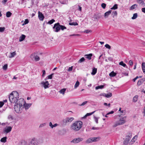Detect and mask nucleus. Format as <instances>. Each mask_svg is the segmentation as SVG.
<instances>
[{
  "label": "nucleus",
  "instance_id": "obj_1",
  "mask_svg": "<svg viewBox=\"0 0 145 145\" xmlns=\"http://www.w3.org/2000/svg\"><path fill=\"white\" fill-rule=\"evenodd\" d=\"M24 101L23 99H19L18 102L14 105V108L16 112L18 113H20L22 111L23 106L24 105Z\"/></svg>",
  "mask_w": 145,
  "mask_h": 145
},
{
  "label": "nucleus",
  "instance_id": "obj_2",
  "mask_svg": "<svg viewBox=\"0 0 145 145\" xmlns=\"http://www.w3.org/2000/svg\"><path fill=\"white\" fill-rule=\"evenodd\" d=\"M19 94L16 91H13L11 93L9 96V99L10 102L12 103H15L16 104L18 102Z\"/></svg>",
  "mask_w": 145,
  "mask_h": 145
},
{
  "label": "nucleus",
  "instance_id": "obj_3",
  "mask_svg": "<svg viewBox=\"0 0 145 145\" xmlns=\"http://www.w3.org/2000/svg\"><path fill=\"white\" fill-rule=\"evenodd\" d=\"M83 123L80 121H75L71 126V130L74 131H77L81 128L82 126Z\"/></svg>",
  "mask_w": 145,
  "mask_h": 145
},
{
  "label": "nucleus",
  "instance_id": "obj_4",
  "mask_svg": "<svg viewBox=\"0 0 145 145\" xmlns=\"http://www.w3.org/2000/svg\"><path fill=\"white\" fill-rule=\"evenodd\" d=\"M74 119V118L72 117H66L62 120L61 121L62 125L64 126L69 124Z\"/></svg>",
  "mask_w": 145,
  "mask_h": 145
},
{
  "label": "nucleus",
  "instance_id": "obj_5",
  "mask_svg": "<svg viewBox=\"0 0 145 145\" xmlns=\"http://www.w3.org/2000/svg\"><path fill=\"white\" fill-rule=\"evenodd\" d=\"M125 117H123L121 118L118 121H116L114 124L113 125V127H115L118 125H122L125 123L126 122Z\"/></svg>",
  "mask_w": 145,
  "mask_h": 145
},
{
  "label": "nucleus",
  "instance_id": "obj_6",
  "mask_svg": "<svg viewBox=\"0 0 145 145\" xmlns=\"http://www.w3.org/2000/svg\"><path fill=\"white\" fill-rule=\"evenodd\" d=\"M132 137L131 133H129L127 135H126L125 137V139L123 141V144L124 145H127Z\"/></svg>",
  "mask_w": 145,
  "mask_h": 145
},
{
  "label": "nucleus",
  "instance_id": "obj_7",
  "mask_svg": "<svg viewBox=\"0 0 145 145\" xmlns=\"http://www.w3.org/2000/svg\"><path fill=\"white\" fill-rule=\"evenodd\" d=\"M30 57L32 60H35L36 61H39L40 59V58L37 55V53H33L30 56Z\"/></svg>",
  "mask_w": 145,
  "mask_h": 145
},
{
  "label": "nucleus",
  "instance_id": "obj_8",
  "mask_svg": "<svg viewBox=\"0 0 145 145\" xmlns=\"http://www.w3.org/2000/svg\"><path fill=\"white\" fill-rule=\"evenodd\" d=\"M54 31L55 32H58L60 29V24L59 23L55 24L53 27Z\"/></svg>",
  "mask_w": 145,
  "mask_h": 145
},
{
  "label": "nucleus",
  "instance_id": "obj_9",
  "mask_svg": "<svg viewBox=\"0 0 145 145\" xmlns=\"http://www.w3.org/2000/svg\"><path fill=\"white\" fill-rule=\"evenodd\" d=\"M83 140V138L79 137L74 139L71 141V142L73 143L74 144L78 143L82 141Z\"/></svg>",
  "mask_w": 145,
  "mask_h": 145
},
{
  "label": "nucleus",
  "instance_id": "obj_10",
  "mask_svg": "<svg viewBox=\"0 0 145 145\" xmlns=\"http://www.w3.org/2000/svg\"><path fill=\"white\" fill-rule=\"evenodd\" d=\"M12 127L11 126H7L3 131V133L7 134L10 132L12 130Z\"/></svg>",
  "mask_w": 145,
  "mask_h": 145
},
{
  "label": "nucleus",
  "instance_id": "obj_11",
  "mask_svg": "<svg viewBox=\"0 0 145 145\" xmlns=\"http://www.w3.org/2000/svg\"><path fill=\"white\" fill-rule=\"evenodd\" d=\"M41 84H42L44 89H46L49 88V84L48 81H46L45 82H41Z\"/></svg>",
  "mask_w": 145,
  "mask_h": 145
},
{
  "label": "nucleus",
  "instance_id": "obj_12",
  "mask_svg": "<svg viewBox=\"0 0 145 145\" xmlns=\"http://www.w3.org/2000/svg\"><path fill=\"white\" fill-rule=\"evenodd\" d=\"M38 16L39 20L40 21H43L44 18V15L42 12L39 11L38 12Z\"/></svg>",
  "mask_w": 145,
  "mask_h": 145
},
{
  "label": "nucleus",
  "instance_id": "obj_13",
  "mask_svg": "<svg viewBox=\"0 0 145 145\" xmlns=\"http://www.w3.org/2000/svg\"><path fill=\"white\" fill-rule=\"evenodd\" d=\"M35 138L33 139L28 145H37V141L34 139Z\"/></svg>",
  "mask_w": 145,
  "mask_h": 145
},
{
  "label": "nucleus",
  "instance_id": "obj_14",
  "mask_svg": "<svg viewBox=\"0 0 145 145\" xmlns=\"http://www.w3.org/2000/svg\"><path fill=\"white\" fill-rule=\"evenodd\" d=\"M137 135L135 136L132 139L131 141L129 142V144L130 145H131L133 143V142H135L136 140L135 138H137Z\"/></svg>",
  "mask_w": 145,
  "mask_h": 145
},
{
  "label": "nucleus",
  "instance_id": "obj_15",
  "mask_svg": "<svg viewBox=\"0 0 145 145\" xmlns=\"http://www.w3.org/2000/svg\"><path fill=\"white\" fill-rule=\"evenodd\" d=\"M24 107L25 110L28 109L30 108L32 105L31 103H27L24 104Z\"/></svg>",
  "mask_w": 145,
  "mask_h": 145
},
{
  "label": "nucleus",
  "instance_id": "obj_16",
  "mask_svg": "<svg viewBox=\"0 0 145 145\" xmlns=\"http://www.w3.org/2000/svg\"><path fill=\"white\" fill-rule=\"evenodd\" d=\"M92 56V54H86L84 55V57H85L87 59H88L89 60H90L91 59V57Z\"/></svg>",
  "mask_w": 145,
  "mask_h": 145
},
{
  "label": "nucleus",
  "instance_id": "obj_17",
  "mask_svg": "<svg viewBox=\"0 0 145 145\" xmlns=\"http://www.w3.org/2000/svg\"><path fill=\"white\" fill-rule=\"evenodd\" d=\"M26 36L24 35H22L19 38V41L20 42H22L25 39Z\"/></svg>",
  "mask_w": 145,
  "mask_h": 145
},
{
  "label": "nucleus",
  "instance_id": "obj_18",
  "mask_svg": "<svg viewBox=\"0 0 145 145\" xmlns=\"http://www.w3.org/2000/svg\"><path fill=\"white\" fill-rule=\"evenodd\" d=\"M97 69L93 67L92 70V72H91V74L92 75H95L97 72Z\"/></svg>",
  "mask_w": 145,
  "mask_h": 145
},
{
  "label": "nucleus",
  "instance_id": "obj_19",
  "mask_svg": "<svg viewBox=\"0 0 145 145\" xmlns=\"http://www.w3.org/2000/svg\"><path fill=\"white\" fill-rule=\"evenodd\" d=\"M112 10H110L109 11L106 12L105 13V18L107 17L111 13Z\"/></svg>",
  "mask_w": 145,
  "mask_h": 145
},
{
  "label": "nucleus",
  "instance_id": "obj_20",
  "mask_svg": "<svg viewBox=\"0 0 145 145\" xmlns=\"http://www.w3.org/2000/svg\"><path fill=\"white\" fill-rule=\"evenodd\" d=\"M142 68L143 72L145 74V63L143 62L142 63Z\"/></svg>",
  "mask_w": 145,
  "mask_h": 145
},
{
  "label": "nucleus",
  "instance_id": "obj_21",
  "mask_svg": "<svg viewBox=\"0 0 145 145\" xmlns=\"http://www.w3.org/2000/svg\"><path fill=\"white\" fill-rule=\"evenodd\" d=\"M96 111H95L91 113H87L83 118H86L87 116H89L90 115H92Z\"/></svg>",
  "mask_w": 145,
  "mask_h": 145
},
{
  "label": "nucleus",
  "instance_id": "obj_22",
  "mask_svg": "<svg viewBox=\"0 0 145 145\" xmlns=\"http://www.w3.org/2000/svg\"><path fill=\"white\" fill-rule=\"evenodd\" d=\"M116 73L114 72L113 71L112 72L109 74V75L111 77H113L116 76Z\"/></svg>",
  "mask_w": 145,
  "mask_h": 145
},
{
  "label": "nucleus",
  "instance_id": "obj_23",
  "mask_svg": "<svg viewBox=\"0 0 145 145\" xmlns=\"http://www.w3.org/2000/svg\"><path fill=\"white\" fill-rule=\"evenodd\" d=\"M91 138H92L93 142H96L98 140L100 139V137H92Z\"/></svg>",
  "mask_w": 145,
  "mask_h": 145
},
{
  "label": "nucleus",
  "instance_id": "obj_24",
  "mask_svg": "<svg viewBox=\"0 0 145 145\" xmlns=\"http://www.w3.org/2000/svg\"><path fill=\"white\" fill-rule=\"evenodd\" d=\"M105 85V84L103 85H100V86H96L95 87V89L97 90V89H103L104 88Z\"/></svg>",
  "mask_w": 145,
  "mask_h": 145
},
{
  "label": "nucleus",
  "instance_id": "obj_25",
  "mask_svg": "<svg viewBox=\"0 0 145 145\" xmlns=\"http://www.w3.org/2000/svg\"><path fill=\"white\" fill-rule=\"evenodd\" d=\"M7 137H6L2 138L1 139V142L5 143L7 141Z\"/></svg>",
  "mask_w": 145,
  "mask_h": 145
},
{
  "label": "nucleus",
  "instance_id": "obj_26",
  "mask_svg": "<svg viewBox=\"0 0 145 145\" xmlns=\"http://www.w3.org/2000/svg\"><path fill=\"white\" fill-rule=\"evenodd\" d=\"M16 55V53L15 51L10 53V56H9L10 58H12L14 57V56Z\"/></svg>",
  "mask_w": 145,
  "mask_h": 145
},
{
  "label": "nucleus",
  "instance_id": "obj_27",
  "mask_svg": "<svg viewBox=\"0 0 145 145\" xmlns=\"http://www.w3.org/2000/svg\"><path fill=\"white\" fill-rule=\"evenodd\" d=\"M112 96V93L110 92L107 94L106 93L105 97L107 98H109L110 97H111Z\"/></svg>",
  "mask_w": 145,
  "mask_h": 145
},
{
  "label": "nucleus",
  "instance_id": "obj_28",
  "mask_svg": "<svg viewBox=\"0 0 145 145\" xmlns=\"http://www.w3.org/2000/svg\"><path fill=\"white\" fill-rule=\"evenodd\" d=\"M138 98V95H135V96L133 98V101L134 102H136Z\"/></svg>",
  "mask_w": 145,
  "mask_h": 145
},
{
  "label": "nucleus",
  "instance_id": "obj_29",
  "mask_svg": "<svg viewBox=\"0 0 145 145\" xmlns=\"http://www.w3.org/2000/svg\"><path fill=\"white\" fill-rule=\"evenodd\" d=\"M12 14V13L10 11H8L6 12V16L8 18L10 17Z\"/></svg>",
  "mask_w": 145,
  "mask_h": 145
},
{
  "label": "nucleus",
  "instance_id": "obj_30",
  "mask_svg": "<svg viewBox=\"0 0 145 145\" xmlns=\"http://www.w3.org/2000/svg\"><path fill=\"white\" fill-rule=\"evenodd\" d=\"M118 8V5L117 4L114 5L113 7L111 8V10H116Z\"/></svg>",
  "mask_w": 145,
  "mask_h": 145
},
{
  "label": "nucleus",
  "instance_id": "obj_31",
  "mask_svg": "<svg viewBox=\"0 0 145 145\" xmlns=\"http://www.w3.org/2000/svg\"><path fill=\"white\" fill-rule=\"evenodd\" d=\"M54 74V73H52L51 74L48 76L46 78V79H45V80H46L47 79H51L52 78V76Z\"/></svg>",
  "mask_w": 145,
  "mask_h": 145
},
{
  "label": "nucleus",
  "instance_id": "obj_32",
  "mask_svg": "<svg viewBox=\"0 0 145 145\" xmlns=\"http://www.w3.org/2000/svg\"><path fill=\"white\" fill-rule=\"evenodd\" d=\"M69 24L71 25H78V24L76 22H69Z\"/></svg>",
  "mask_w": 145,
  "mask_h": 145
},
{
  "label": "nucleus",
  "instance_id": "obj_33",
  "mask_svg": "<svg viewBox=\"0 0 145 145\" xmlns=\"http://www.w3.org/2000/svg\"><path fill=\"white\" fill-rule=\"evenodd\" d=\"M93 142V140L91 138H88L86 141V142L87 143H91Z\"/></svg>",
  "mask_w": 145,
  "mask_h": 145
},
{
  "label": "nucleus",
  "instance_id": "obj_34",
  "mask_svg": "<svg viewBox=\"0 0 145 145\" xmlns=\"http://www.w3.org/2000/svg\"><path fill=\"white\" fill-rule=\"evenodd\" d=\"M137 5L136 4H134L132 5L130 8L131 10H133L135 9L137 7Z\"/></svg>",
  "mask_w": 145,
  "mask_h": 145
},
{
  "label": "nucleus",
  "instance_id": "obj_35",
  "mask_svg": "<svg viewBox=\"0 0 145 145\" xmlns=\"http://www.w3.org/2000/svg\"><path fill=\"white\" fill-rule=\"evenodd\" d=\"M137 17V14L135 13L133 14V16L132 17L131 19L133 20H134L136 19Z\"/></svg>",
  "mask_w": 145,
  "mask_h": 145
},
{
  "label": "nucleus",
  "instance_id": "obj_36",
  "mask_svg": "<svg viewBox=\"0 0 145 145\" xmlns=\"http://www.w3.org/2000/svg\"><path fill=\"white\" fill-rule=\"evenodd\" d=\"M137 2L139 4H141L143 5L144 4V1L142 0H137Z\"/></svg>",
  "mask_w": 145,
  "mask_h": 145
},
{
  "label": "nucleus",
  "instance_id": "obj_37",
  "mask_svg": "<svg viewBox=\"0 0 145 145\" xmlns=\"http://www.w3.org/2000/svg\"><path fill=\"white\" fill-rule=\"evenodd\" d=\"M66 91V89H63L60 90L59 91V92L60 93H61L62 94H64L65 93V92Z\"/></svg>",
  "mask_w": 145,
  "mask_h": 145
},
{
  "label": "nucleus",
  "instance_id": "obj_38",
  "mask_svg": "<svg viewBox=\"0 0 145 145\" xmlns=\"http://www.w3.org/2000/svg\"><path fill=\"white\" fill-rule=\"evenodd\" d=\"M119 65L123 66V67H127L126 64L125 63H124L123 61H121L119 63Z\"/></svg>",
  "mask_w": 145,
  "mask_h": 145
},
{
  "label": "nucleus",
  "instance_id": "obj_39",
  "mask_svg": "<svg viewBox=\"0 0 145 145\" xmlns=\"http://www.w3.org/2000/svg\"><path fill=\"white\" fill-rule=\"evenodd\" d=\"M85 60V58L84 57L81 58L78 61V63H81L84 62Z\"/></svg>",
  "mask_w": 145,
  "mask_h": 145
},
{
  "label": "nucleus",
  "instance_id": "obj_40",
  "mask_svg": "<svg viewBox=\"0 0 145 145\" xmlns=\"http://www.w3.org/2000/svg\"><path fill=\"white\" fill-rule=\"evenodd\" d=\"M60 28L62 30H63L65 29H67V28L65 26H64L60 25Z\"/></svg>",
  "mask_w": 145,
  "mask_h": 145
},
{
  "label": "nucleus",
  "instance_id": "obj_41",
  "mask_svg": "<svg viewBox=\"0 0 145 145\" xmlns=\"http://www.w3.org/2000/svg\"><path fill=\"white\" fill-rule=\"evenodd\" d=\"M55 22V20H54L53 19H52L51 20L48 21V24H49L51 25V24H53L54 23V22Z\"/></svg>",
  "mask_w": 145,
  "mask_h": 145
},
{
  "label": "nucleus",
  "instance_id": "obj_42",
  "mask_svg": "<svg viewBox=\"0 0 145 145\" xmlns=\"http://www.w3.org/2000/svg\"><path fill=\"white\" fill-rule=\"evenodd\" d=\"M8 67V65L7 64H6L4 65L3 66V69L4 70H6L7 69Z\"/></svg>",
  "mask_w": 145,
  "mask_h": 145
},
{
  "label": "nucleus",
  "instance_id": "obj_43",
  "mask_svg": "<svg viewBox=\"0 0 145 145\" xmlns=\"http://www.w3.org/2000/svg\"><path fill=\"white\" fill-rule=\"evenodd\" d=\"M79 85V82L78 81H77L75 83L74 87L75 88H76L78 87Z\"/></svg>",
  "mask_w": 145,
  "mask_h": 145
},
{
  "label": "nucleus",
  "instance_id": "obj_44",
  "mask_svg": "<svg viewBox=\"0 0 145 145\" xmlns=\"http://www.w3.org/2000/svg\"><path fill=\"white\" fill-rule=\"evenodd\" d=\"M8 118L9 120H12L14 119L13 116L10 115H8Z\"/></svg>",
  "mask_w": 145,
  "mask_h": 145
},
{
  "label": "nucleus",
  "instance_id": "obj_45",
  "mask_svg": "<svg viewBox=\"0 0 145 145\" xmlns=\"http://www.w3.org/2000/svg\"><path fill=\"white\" fill-rule=\"evenodd\" d=\"M29 22V21L28 19H26L25 20V21L23 24L24 25H25L27 24Z\"/></svg>",
  "mask_w": 145,
  "mask_h": 145
},
{
  "label": "nucleus",
  "instance_id": "obj_46",
  "mask_svg": "<svg viewBox=\"0 0 145 145\" xmlns=\"http://www.w3.org/2000/svg\"><path fill=\"white\" fill-rule=\"evenodd\" d=\"M105 47L107 48H108L109 49H110L111 48V46L108 44H106L105 45Z\"/></svg>",
  "mask_w": 145,
  "mask_h": 145
},
{
  "label": "nucleus",
  "instance_id": "obj_47",
  "mask_svg": "<svg viewBox=\"0 0 145 145\" xmlns=\"http://www.w3.org/2000/svg\"><path fill=\"white\" fill-rule=\"evenodd\" d=\"M106 5V4L105 3H103L101 5V6L103 8H105Z\"/></svg>",
  "mask_w": 145,
  "mask_h": 145
},
{
  "label": "nucleus",
  "instance_id": "obj_48",
  "mask_svg": "<svg viewBox=\"0 0 145 145\" xmlns=\"http://www.w3.org/2000/svg\"><path fill=\"white\" fill-rule=\"evenodd\" d=\"M46 125V123H43L41 124L40 125L39 127H42L44 126H45Z\"/></svg>",
  "mask_w": 145,
  "mask_h": 145
},
{
  "label": "nucleus",
  "instance_id": "obj_49",
  "mask_svg": "<svg viewBox=\"0 0 145 145\" xmlns=\"http://www.w3.org/2000/svg\"><path fill=\"white\" fill-rule=\"evenodd\" d=\"M112 14L113 15V16H116L117 14V12L116 11H114L112 12Z\"/></svg>",
  "mask_w": 145,
  "mask_h": 145
},
{
  "label": "nucleus",
  "instance_id": "obj_50",
  "mask_svg": "<svg viewBox=\"0 0 145 145\" xmlns=\"http://www.w3.org/2000/svg\"><path fill=\"white\" fill-rule=\"evenodd\" d=\"M42 76L43 77L45 76V75L46 74V71H45V70H43L42 71Z\"/></svg>",
  "mask_w": 145,
  "mask_h": 145
},
{
  "label": "nucleus",
  "instance_id": "obj_51",
  "mask_svg": "<svg viewBox=\"0 0 145 145\" xmlns=\"http://www.w3.org/2000/svg\"><path fill=\"white\" fill-rule=\"evenodd\" d=\"M133 62L131 60H130L129 62V64L131 66H132L133 65Z\"/></svg>",
  "mask_w": 145,
  "mask_h": 145
},
{
  "label": "nucleus",
  "instance_id": "obj_52",
  "mask_svg": "<svg viewBox=\"0 0 145 145\" xmlns=\"http://www.w3.org/2000/svg\"><path fill=\"white\" fill-rule=\"evenodd\" d=\"M5 28L4 27H0V32H3L5 30Z\"/></svg>",
  "mask_w": 145,
  "mask_h": 145
},
{
  "label": "nucleus",
  "instance_id": "obj_53",
  "mask_svg": "<svg viewBox=\"0 0 145 145\" xmlns=\"http://www.w3.org/2000/svg\"><path fill=\"white\" fill-rule=\"evenodd\" d=\"M94 119H95V121L96 123H98V118L97 117H94Z\"/></svg>",
  "mask_w": 145,
  "mask_h": 145
},
{
  "label": "nucleus",
  "instance_id": "obj_54",
  "mask_svg": "<svg viewBox=\"0 0 145 145\" xmlns=\"http://www.w3.org/2000/svg\"><path fill=\"white\" fill-rule=\"evenodd\" d=\"M80 35L79 34H73L71 35H70V36H79Z\"/></svg>",
  "mask_w": 145,
  "mask_h": 145
},
{
  "label": "nucleus",
  "instance_id": "obj_55",
  "mask_svg": "<svg viewBox=\"0 0 145 145\" xmlns=\"http://www.w3.org/2000/svg\"><path fill=\"white\" fill-rule=\"evenodd\" d=\"M4 104V103L3 102L0 101V108L3 106Z\"/></svg>",
  "mask_w": 145,
  "mask_h": 145
},
{
  "label": "nucleus",
  "instance_id": "obj_56",
  "mask_svg": "<svg viewBox=\"0 0 145 145\" xmlns=\"http://www.w3.org/2000/svg\"><path fill=\"white\" fill-rule=\"evenodd\" d=\"M100 96H103L105 97L106 93H103L100 94L99 95Z\"/></svg>",
  "mask_w": 145,
  "mask_h": 145
},
{
  "label": "nucleus",
  "instance_id": "obj_57",
  "mask_svg": "<svg viewBox=\"0 0 145 145\" xmlns=\"http://www.w3.org/2000/svg\"><path fill=\"white\" fill-rule=\"evenodd\" d=\"M88 102L87 101H85L83 102L81 105L80 106H83L85 104H86Z\"/></svg>",
  "mask_w": 145,
  "mask_h": 145
},
{
  "label": "nucleus",
  "instance_id": "obj_58",
  "mask_svg": "<svg viewBox=\"0 0 145 145\" xmlns=\"http://www.w3.org/2000/svg\"><path fill=\"white\" fill-rule=\"evenodd\" d=\"M72 66L69 67L68 70V71H70L72 70Z\"/></svg>",
  "mask_w": 145,
  "mask_h": 145
},
{
  "label": "nucleus",
  "instance_id": "obj_59",
  "mask_svg": "<svg viewBox=\"0 0 145 145\" xmlns=\"http://www.w3.org/2000/svg\"><path fill=\"white\" fill-rule=\"evenodd\" d=\"M114 112L113 111H112L111 112H108L107 113V115H109L110 114H113Z\"/></svg>",
  "mask_w": 145,
  "mask_h": 145
},
{
  "label": "nucleus",
  "instance_id": "obj_60",
  "mask_svg": "<svg viewBox=\"0 0 145 145\" xmlns=\"http://www.w3.org/2000/svg\"><path fill=\"white\" fill-rule=\"evenodd\" d=\"M138 78V76H136L135 78H134L133 79V81L134 82H135V81Z\"/></svg>",
  "mask_w": 145,
  "mask_h": 145
},
{
  "label": "nucleus",
  "instance_id": "obj_61",
  "mask_svg": "<svg viewBox=\"0 0 145 145\" xmlns=\"http://www.w3.org/2000/svg\"><path fill=\"white\" fill-rule=\"evenodd\" d=\"M7 0H3L2 1V3L3 4H5L7 2Z\"/></svg>",
  "mask_w": 145,
  "mask_h": 145
},
{
  "label": "nucleus",
  "instance_id": "obj_62",
  "mask_svg": "<svg viewBox=\"0 0 145 145\" xmlns=\"http://www.w3.org/2000/svg\"><path fill=\"white\" fill-rule=\"evenodd\" d=\"M92 129L93 130H95V129H97L98 130L99 129V127H93Z\"/></svg>",
  "mask_w": 145,
  "mask_h": 145
},
{
  "label": "nucleus",
  "instance_id": "obj_63",
  "mask_svg": "<svg viewBox=\"0 0 145 145\" xmlns=\"http://www.w3.org/2000/svg\"><path fill=\"white\" fill-rule=\"evenodd\" d=\"M91 30H88L85 31V32L86 33H88L89 32H91Z\"/></svg>",
  "mask_w": 145,
  "mask_h": 145
},
{
  "label": "nucleus",
  "instance_id": "obj_64",
  "mask_svg": "<svg viewBox=\"0 0 145 145\" xmlns=\"http://www.w3.org/2000/svg\"><path fill=\"white\" fill-rule=\"evenodd\" d=\"M141 10L142 12L145 13V7L142 8Z\"/></svg>",
  "mask_w": 145,
  "mask_h": 145
}]
</instances>
